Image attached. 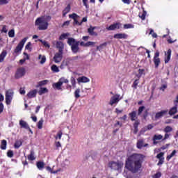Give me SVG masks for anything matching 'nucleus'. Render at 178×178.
<instances>
[{"label": "nucleus", "mask_w": 178, "mask_h": 178, "mask_svg": "<svg viewBox=\"0 0 178 178\" xmlns=\"http://www.w3.org/2000/svg\"><path fill=\"white\" fill-rule=\"evenodd\" d=\"M144 159H145V155L143 154L134 153L127 156L125 160V169L131 173H138L143 168Z\"/></svg>", "instance_id": "1"}, {"label": "nucleus", "mask_w": 178, "mask_h": 178, "mask_svg": "<svg viewBox=\"0 0 178 178\" xmlns=\"http://www.w3.org/2000/svg\"><path fill=\"white\" fill-rule=\"evenodd\" d=\"M52 17L50 15L41 16L36 19L35 25L38 26V29L40 31L47 30Z\"/></svg>", "instance_id": "2"}, {"label": "nucleus", "mask_w": 178, "mask_h": 178, "mask_svg": "<svg viewBox=\"0 0 178 178\" xmlns=\"http://www.w3.org/2000/svg\"><path fill=\"white\" fill-rule=\"evenodd\" d=\"M69 17L70 19H74V26H81V24H83V23H86L87 22V17H85L82 19V20L81 21V22H79V20H77V19H79V17H80V16H79L77 14L73 13L72 14H70L69 15Z\"/></svg>", "instance_id": "3"}, {"label": "nucleus", "mask_w": 178, "mask_h": 178, "mask_svg": "<svg viewBox=\"0 0 178 178\" xmlns=\"http://www.w3.org/2000/svg\"><path fill=\"white\" fill-rule=\"evenodd\" d=\"M124 163L122 161H110L108 163V168L113 169V170H120L123 167Z\"/></svg>", "instance_id": "4"}, {"label": "nucleus", "mask_w": 178, "mask_h": 178, "mask_svg": "<svg viewBox=\"0 0 178 178\" xmlns=\"http://www.w3.org/2000/svg\"><path fill=\"white\" fill-rule=\"evenodd\" d=\"M28 38H24L19 42V44L14 50V54H16L17 55V54L22 52V49H23V47H24V44H26V41H27Z\"/></svg>", "instance_id": "5"}, {"label": "nucleus", "mask_w": 178, "mask_h": 178, "mask_svg": "<svg viewBox=\"0 0 178 178\" xmlns=\"http://www.w3.org/2000/svg\"><path fill=\"white\" fill-rule=\"evenodd\" d=\"M153 62L154 64L155 69H158L159 67V65H161V58H159V51H156L154 54L153 58Z\"/></svg>", "instance_id": "6"}, {"label": "nucleus", "mask_w": 178, "mask_h": 178, "mask_svg": "<svg viewBox=\"0 0 178 178\" xmlns=\"http://www.w3.org/2000/svg\"><path fill=\"white\" fill-rule=\"evenodd\" d=\"M26 74V69L24 67H19L17 69V71L15 74V79H20Z\"/></svg>", "instance_id": "7"}, {"label": "nucleus", "mask_w": 178, "mask_h": 178, "mask_svg": "<svg viewBox=\"0 0 178 178\" xmlns=\"http://www.w3.org/2000/svg\"><path fill=\"white\" fill-rule=\"evenodd\" d=\"M13 98V92L8 90L6 92V105H10L12 99Z\"/></svg>", "instance_id": "8"}, {"label": "nucleus", "mask_w": 178, "mask_h": 178, "mask_svg": "<svg viewBox=\"0 0 178 178\" xmlns=\"http://www.w3.org/2000/svg\"><path fill=\"white\" fill-rule=\"evenodd\" d=\"M63 58V51H58L55 54L54 56V60L55 63H60V62H62Z\"/></svg>", "instance_id": "9"}, {"label": "nucleus", "mask_w": 178, "mask_h": 178, "mask_svg": "<svg viewBox=\"0 0 178 178\" xmlns=\"http://www.w3.org/2000/svg\"><path fill=\"white\" fill-rule=\"evenodd\" d=\"M120 27H122V24L120 22H117L110 25L108 27L106 28V30H108V31H112L113 30H116V29L119 30Z\"/></svg>", "instance_id": "10"}, {"label": "nucleus", "mask_w": 178, "mask_h": 178, "mask_svg": "<svg viewBox=\"0 0 178 178\" xmlns=\"http://www.w3.org/2000/svg\"><path fill=\"white\" fill-rule=\"evenodd\" d=\"M165 153L161 152L156 156V158L159 161L157 163L158 166H160V165H163V162H165V157H163Z\"/></svg>", "instance_id": "11"}, {"label": "nucleus", "mask_w": 178, "mask_h": 178, "mask_svg": "<svg viewBox=\"0 0 178 178\" xmlns=\"http://www.w3.org/2000/svg\"><path fill=\"white\" fill-rule=\"evenodd\" d=\"M120 95H113L110 100V105H113L115 104H118L120 101Z\"/></svg>", "instance_id": "12"}, {"label": "nucleus", "mask_w": 178, "mask_h": 178, "mask_svg": "<svg viewBox=\"0 0 178 178\" xmlns=\"http://www.w3.org/2000/svg\"><path fill=\"white\" fill-rule=\"evenodd\" d=\"M173 102H174L175 106L170 108L169 112H168L170 116H173V115H176V113H177L178 103L175 102V100Z\"/></svg>", "instance_id": "13"}, {"label": "nucleus", "mask_w": 178, "mask_h": 178, "mask_svg": "<svg viewBox=\"0 0 178 178\" xmlns=\"http://www.w3.org/2000/svg\"><path fill=\"white\" fill-rule=\"evenodd\" d=\"M19 126L22 129H26V130H29L31 133H33V131H31V129H30V126L26 121L23 120H19Z\"/></svg>", "instance_id": "14"}, {"label": "nucleus", "mask_w": 178, "mask_h": 178, "mask_svg": "<svg viewBox=\"0 0 178 178\" xmlns=\"http://www.w3.org/2000/svg\"><path fill=\"white\" fill-rule=\"evenodd\" d=\"M113 37L117 40H127V38H129V35L127 33H117L115 34Z\"/></svg>", "instance_id": "15"}, {"label": "nucleus", "mask_w": 178, "mask_h": 178, "mask_svg": "<svg viewBox=\"0 0 178 178\" xmlns=\"http://www.w3.org/2000/svg\"><path fill=\"white\" fill-rule=\"evenodd\" d=\"M171 56H172V49H169L167 51V52L165 53V58H164L165 63H169Z\"/></svg>", "instance_id": "16"}, {"label": "nucleus", "mask_w": 178, "mask_h": 178, "mask_svg": "<svg viewBox=\"0 0 178 178\" xmlns=\"http://www.w3.org/2000/svg\"><path fill=\"white\" fill-rule=\"evenodd\" d=\"M148 143L144 144V139H140L137 141L136 147L138 149H141L143 147H148Z\"/></svg>", "instance_id": "17"}, {"label": "nucleus", "mask_w": 178, "mask_h": 178, "mask_svg": "<svg viewBox=\"0 0 178 178\" xmlns=\"http://www.w3.org/2000/svg\"><path fill=\"white\" fill-rule=\"evenodd\" d=\"M129 116L131 120V122H136V120H138V117L137 116V111H134L129 113Z\"/></svg>", "instance_id": "18"}, {"label": "nucleus", "mask_w": 178, "mask_h": 178, "mask_svg": "<svg viewBox=\"0 0 178 178\" xmlns=\"http://www.w3.org/2000/svg\"><path fill=\"white\" fill-rule=\"evenodd\" d=\"M79 44H80V42H76L75 44L71 46V49L73 54H77V52L80 51V48L79 47Z\"/></svg>", "instance_id": "19"}, {"label": "nucleus", "mask_w": 178, "mask_h": 178, "mask_svg": "<svg viewBox=\"0 0 178 178\" xmlns=\"http://www.w3.org/2000/svg\"><path fill=\"white\" fill-rule=\"evenodd\" d=\"M26 97L29 98V99H31V98H35V97H37V90L34 89L33 90L29 91L27 93Z\"/></svg>", "instance_id": "20"}, {"label": "nucleus", "mask_w": 178, "mask_h": 178, "mask_svg": "<svg viewBox=\"0 0 178 178\" xmlns=\"http://www.w3.org/2000/svg\"><path fill=\"white\" fill-rule=\"evenodd\" d=\"M163 138V136L161 135V134H159V135H156L155 134L154 136H153V144L156 145L158 144V140H162Z\"/></svg>", "instance_id": "21"}, {"label": "nucleus", "mask_w": 178, "mask_h": 178, "mask_svg": "<svg viewBox=\"0 0 178 178\" xmlns=\"http://www.w3.org/2000/svg\"><path fill=\"white\" fill-rule=\"evenodd\" d=\"M168 113V110H163L160 112H158L155 115L156 119H161V118H163L164 115H166Z\"/></svg>", "instance_id": "22"}, {"label": "nucleus", "mask_w": 178, "mask_h": 178, "mask_svg": "<svg viewBox=\"0 0 178 178\" xmlns=\"http://www.w3.org/2000/svg\"><path fill=\"white\" fill-rule=\"evenodd\" d=\"M62 86L63 85L59 79L58 82L53 83L52 87L56 88V90H62Z\"/></svg>", "instance_id": "23"}, {"label": "nucleus", "mask_w": 178, "mask_h": 178, "mask_svg": "<svg viewBox=\"0 0 178 178\" xmlns=\"http://www.w3.org/2000/svg\"><path fill=\"white\" fill-rule=\"evenodd\" d=\"M78 83H90V79L87 76H81L77 79Z\"/></svg>", "instance_id": "24"}, {"label": "nucleus", "mask_w": 178, "mask_h": 178, "mask_svg": "<svg viewBox=\"0 0 178 178\" xmlns=\"http://www.w3.org/2000/svg\"><path fill=\"white\" fill-rule=\"evenodd\" d=\"M138 126H140V120H136L134 123V134L138 133Z\"/></svg>", "instance_id": "25"}, {"label": "nucleus", "mask_w": 178, "mask_h": 178, "mask_svg": "<svg viewBox=\"0 0 178 178\" xmlns=\"http://www.w3.org/2000/svg\"><path fill=\"white\" fill-rule=\"evenodd\" d=\"M36 166L39 170H42L45 168V163L44 161H37Z\"/></svg>", "instance_id": "26"}, {"label": "nucleus", "mask_w": 178, "mask_h": 178, "mask_svg": "<svg viewBox=\"0 0 178 178\" xmlns=\"http://www.w3.org/2000/svg\"><path fill=\"white\" fill-rule=\"evenodd\" d=\"M22 145H23L22 140H17L14 144V148H15V149H19Z\"/></svg>", "instance_id": "27"}, {"label": "nucleus", "mask_w": 178, "mask_h": 178, "mask_svg": "<svg viewBox=\"0 0 178 178\" xmlns=\"http://www.w3.org/2000/svg\"><path fill=\"white\" fill-rule=\"evenodd\" d=\"M95 27L90 26V28L88 29V33H89L90 35H98V33L95 32Z\"/></svg>", "instance_id": "28"}, {"label": "nucleus", "mask_w": 178, "mask_h": 178, "mask_svg": "<svg viewBox=\"0 0 178 178\" xmlns=\"http://www.w3.org/2000/svg\"><path fill=\"white\" fill-rule=\"evenodd\" d=\"M56 48L58 49V51L63 52V48H64L63 42H57L56 44Z\"/></svg>", "instance_id": "29"}, {"label": "nucleus", "mask_w": 178, "mask_h": 178, "mask_svg": "<svg viewBox=\"0 0 178 178\" xmlns=\"http://www.w3.org/2000/svg\"><path fill=\"white\" fill-rule=\"evenodd\" d=\"M6 55H8V51L6 50H3V51L0 54V63L5 60V58H6Z\"/></svg>", "instance_id": "30"}, {"label": "nucleus", "mask_w": 178, "mask_h": 178, "mask_svg": "<svg viewBox=\"0 0 178 178\" xmlns=\"http://www.w3.org/2000/svg\"><path fill=\"white\" fill-rule=\"evenodd\" d=\"M70 4H67V6L65 8V9L63 10V17H65L69 12H70Z\"/></svg>", "instance_id": "31"}, {"label": "nucleus", "mask_w": 178, "mask_h": 178, "mask_svg": "<svg viewBox=\"0 0 178 178\" xmlns=\"http://www.w3.org/2000/svg\"><path fill=\"white\" fill-rule=\"evenodd\" d=\"M24 55H25L26 58H24L23 59L19 60L20 65H23V63H24L26 60H29V59H30V56L27 53L24 52Z\"/></svg>", "instance_id": "32"}, {"label": "nucleus", "mask_w": 178, "mask_h": 178, "mask_svg": "<svg viewBox=\"0 0 178 178\" xmlns=\"http://www.w3.org/2000/svg\"><path fill=\"white\" fill-rule=\"evenodd\" d=\"M76 42H79V41H76V40H74V38H68L67 44L70 47H72V45H74V44H76Z\"/></svg>", "instance_id": "33"}, {"label": "nucleus", "mask_w": 178, "mask_h": 178, "mask_svg": "<svg viewBox=\"0 0 178 178\" xmlns=\"http://www.w3.org/2000/svg\"><path fill=\"white\" fill-rule=\"evenodd\" d=\"M29 161H35V156H34V150H31L30 154L28 155Z\"/></svg>", "instance_id": "34"}, {"label": "nucleus", "mask_w": 178, "mask_h": 178, "mask_svg": "<svg viewBox=\"0 0 178 178\" xmlns=\"http://www.w3.org/2000/svg\"><path fill=\"white\" fill-rule=\"evenodd\" d=\"M6 145H8L6 140H2L0 146L1 149H6Z\"/></svg>", "instance_id": "35"}, {"label": "nucleus", "mask_w": 178, "mask_h": 178, "mask_svg": "<svg viewBox=\"0 0 178 178\" xmlns=\"http://www.w3.org/2000/svg\"><path fill=\"white\" fill-rule=\"evenodd\" d=\"M177 152L176 150H173L170 154L167 156L166 161H168V162H169L170 161V159H172V158H173V156L176 155Z\"/></svg>", "instance_id": "36"}, {"label": "nucleus", "mask_w": 178, "mask_h": 178, "mask_svg": "<svg viewBox=\"0 0 178 178\" xmlns=\"http://www.w3.org/2000/svg\"><path fill=\"white\" fill-rule=\"evenodd\" d=\"M138 16L141 19V20H145V17L147 16V11L143 10L142 13H139Z\"/></svg>", "instance_id": "37"}, {"label": "nucleus", "mask_w": 178, "mask_h": 178, "mask_svg": "<svg viewBox=\"0 0 178 178\" xmlns=\"http://www.w3.org/2000/svg\"><path fill=\"white\" fill-rule=\"evenodd\" d=\"M38 59H41V60H40L41 65H44V63H45V62H47V58L45 57V56H42L41 54H40L38 56Z\"/></svg>", "instance_id": "38"}, {"label": "nucleus", "mask_w": 178, "mask_h": 178, "mask_svg": "<svg viewBox=\"0 0 178 178\" xmlns=\"http://www.w3.org/2000/svg\"><path fill=\"white\" fill-rule=\"evenodd\" d=\"M138 74H136V77H138V79H140L141 78V76H143V74H145V69H139L138 70Z\"/></svg>", "instance_id": "39"}, {"label": "nucleus", "mask_w": 178, "mask_h": 178, "mask_svg": "<svg viewBox=\"0 0 178 178\" xmlns=\"http://www.w3.org/2000/svg\"><path fill=\"white\" fill-rule=\"evenodd\" d=\"M164 133H170L173 131V128L170 126H167L163 129Z\"/></svg>", "instance_id": "40"}, {"label": "nucleus", "mask_w": 178, "mask_h": 178, "mask_svg": "<svg viewBox=\"0 0 178 178\" xmlns=\"http://www.w3.org/2000/svg\"><path fill=\"white\" fill-rule=\"evenodd\" d=\"M108 45V42H105L103 44H101L100 45L97 47V51H101V49H104V47H106Z\"/></svg>", "instance_id": "41"}, {"label": "nucleus", "mask_w": 178, "mask_h": 178, "mask_svg": "<svg viewBox=\"0 0 178 178\" xmlns=\"http://www.w3.org/2000/svg\"><path fill=\"white\" fill-rule=\"evenodd\" d=\"M40 42H41V44H42V45H44V47H45L46 48H50L51 45H49V43H48V42L45 41V40H42L41 39L39 40Z\"/></svg>", "instance_id": "42"}, {"label": "nucleus", "mask_w": 178, "mask_h": 178, "mask_svg": "<svg viewBox=\"0 0 178 178\" xmlns=\"http://www.w3.org/2000/svg\"><path fill=\"white\" fill-rule=\"evenodd\" d=\"M48 92V89L47 88H42L38 92L39 95H42V94H45Z\"/></svg>", "instance_id": "43"}, {"label": "nucleus", "mask_w": 178, "mask_h": 178, "mask_svg": "<svg viewBox=\"0 0 178 178\" xmlns=\"http://www.w3.org/2000/svg\"><path fill=\"white\" fill-rule=\"evenodd\" d=\"M144 109H145V106H141L138 108V116H141V113H143V112H144Z\"/></svg>", "instance_id": "44"}, {"label": "nucleus", "mask_w": 178, "mask_h": 178, "mask_svg": "<svg viewBox=\"0 0 178 178\" xmlns=\"http://www.w3.org/2000/svg\"><path fill=\"white\" fill-rule=\"evenodd\" d=\"M51 70L54 73H59V68L58 67V66H56V65H53L51 66Z\"/></svg>", "instance_id": "45"}, {"label": "nucleus", "mask_w": 178, "mask_h": 178, "mask_svg": "<svg viewBox=\"0 0 178 178\" xmlns=\"http://www.w3.org/2000/svg\"><path fill=\"white\" fill-rule=\"evenodd\" d=\"M124 29L125 30H127L129 29H134V25H133L131 24H124Z\"/></svg>", "instance_id": "46"}, {"label": "nucleus", "mask_w": 178, "mask_h": 178, "mask_svg": "<svg viewBox=\"0 0 178 178\" xmlns=\"http://www.w3.org/2000/svg\"><path fill=\"white\" fill-rule=\"evenodd\" d=\"M42 124H44V120L41 118L40 120L38 122V129H42Z\"/></svg>", "instance_id": "47"}, {"label": "nucleus", "mask_w": 178, "mask_h": 178, "mask_svg": "<svg viewBox=\"0 0 178 178\" xmlns=\"http://www.w3.org/2000/svg\"><path fill=\"white\" fill-rule=\"evenodd\" d=\"M25 49H27L29 51V52H31L33 49L31 48V42H29L25 46Z\"/></svg>", "instance_id": "48"}, {"label": "nucleus", "mask_w": 178, "mask_h": 178, "mask_svg": "<svg viewBox=\"0 0 178 178\" xmlns=\"http://www.w3.org/2000/svg\"><path fill=\"white\" fill-rule=\"evenodd\" d=\"M140 83L139 79H136L134 81V83L132 85V87L134 88V90H137V86H138V83Z\"/></svg>", "instance_id": "49"}, {"label": "nucleus", "mask_w": 178, "mask_h": 178, "mask_svg": "<svg viewBox=\"0 0 178 178\" xmlns=\"http://www.w3.org/2000/svg\"><path fill=\"white\" fill-rule=\"evenodd\" d=\"M74 97L77 99L80 98V89H76L74 92Z\"/></svg>", "instance_id": "50"}, {"label": "nucleus", "mask_w": 178, "mask_h": 178, "mask_svg": "<svg viewBox=\"0 0 178 178\" xmlns=\"http://www.w3.org/2000/svg\"><path fill=\"white\" fill-rule=\"evenodd\" d=\"M48 83V80H43L38 83V86L42 87V86H45Z\"/></svg>", "instance_id": "51"}, {"label": "nucleus", "mask_w": 178, "mask_h": 178, "mask_svg": "<svg viewBox=\"0 0 178 178\" xmlns=\"http://www.w3.org/2000/svg\"><path fill=\"white\" fill-rule=\"evenodd\" d=\"M8 37L13 38L15 37V29H11L8 32Z\"/></svg>", "instance_id": "52"}, {"label": "nucleus", "mask_w": 178, "mask_h": 178, "mask_svg": "<svg viewBox=\"0 0 178 178\" xmlns=\"http://www.w3.org/2000/svg\"><path fill=\"white\" fill-rule=\"evenodd\" d=\"M94 45H95V42L88 41L86 43V47H94Z\"/></svg>", "instance_id": "53"}, {"label": "nucleus", "mask_w": 178, "mask_h": 178, "mask_svg": "<svg viewBox=\"0 0 178 178\" xmlns=\"http://www.w3.org/2000/svg\"><path fill=\"white\" fill-rule=\"evenodd\" d=\"M63 135V133L62 132V131H59L57 134V136H56V140H61L62 138V136Z\"/></svg>", "instance_id": "54"}, {"label": "nucleus", "mask_w": 178, "mask_h": 178, "mask_svg": "<svg viewBox=\"0 0 178 178\" xmlns=\"http://www.w3.org/2000/svg\"><path fill=\"white\" fill-rule=\"evenodd\" d=\"M60 81L62 83V84L65 83L67 84L69 83V80L65 79V77H61L59 79Z\"/></svg>", "instance_id": "55"}, {"label": "nucleus", "mask_w": 178, "mask_h": 178, "mask_svg": "<svg viewBox=\"0 0 178 178\" xmlns=\"http://www.w3.org/2000/svg\"><path fill=\"white\" fill-rule=\"evenodd\" d=\"M70 82H71V84L72 86V87H76V79H74V77L72 76L70 78Z\"/></svg>", "instance_id": "56"}, {"label": "nucleus", "mask_w": 178, "mask_h": 178, "mask_svg": "<svg viewBox=\"0 0 178 178\" xmlns=\"http://www.w3.org/2000/svg\"><path fill=\"white\" fill-rule=\"evenodd\" d=\"M69 35V33H63L59 37V40H65L67 38V36Z\"/></svg>", "instance_id": "57"}, {"label": "nucleus", "mask_w": 178, "mask_h": 178, "mask_svg": "<svg viewBox=\"0 0 178 178\" xmlns=\"http://www.w3.org/2000/svg\"><path fill=\"white\" fill-rule=\"evenodd\" d=\"M83 6L86 8V9H89L90 6L88 5V0H82Z\"/></svg>", "instance_id": "58"}, {"label": "nucleus", "mask_w": 178, "mask_h": 178, "mask_svg": "<svg viewBox=\"0 0 178 178\" xmlns=\"http://www.w3.org/2000/svg\"><path fill=\"white\" fill-rule=\"evenodd\" d=\"M7 156H8V158H13V151L8 150L7 152Z\"/></svg>", "instance_id": "59"}, {"label": "nucleus", "mask_w": 178, "mask_h": 178, "mask_svg": "<svg viewBox=\"0 0 178 178\" xmlns=\"http://www.w3.org/2000/svg\"><path fill=\"white\" fill-rule=\"evenodd\" d=\"M9 3V0H0V6L1 5H6Z\"/></svg>", "instance_id": "60"}, {"label": "nucleus", "mask_w": 178, "mask_h": 178, "mask_svg": "<svg viewBox=\"0 0 178 178\" xmlns=\"http://www.w3.org/2000/svg\"><path fill=\"white\" fill-rule=\"evenodd\" d=\"M162 176V173L157 172L154 176L153 178H160Z\"/></svg>", "instance_id": "61"}, {"label": "nucleus", "mask_w": 178, "mask_h": 178, "mask_svg": "<svg viewBox=\"0 0 178 178\" xmlns=\"http://www.w3.org/2000/svg\"><path fill=\"white\" fill-rule=\"evenodd\" d=\"M143 119H147L148 118V111H145L143 115Z\"/></svg>", "instance_id": "62"}, {"label": "nucleus", "mask_w": 178, "mask_h": 178, "mask_svg": "<svg viewBox=\"0 0 178 178\" xmlns=\"http://www.w3.org/2000/svg\"><path fill=\"white\" fill-rule=\"evenodd\" d=\"M19 93L21 94V95H24V94H26V90L24 88H20L19 89Z\"/></svg>", "instance_id": "63"}, {"label": "nucleus", "mask_w": 178, "mask_h": 178, "mask_svg": "<svg viewBox=\"0 0 178 178\" xmlns=\"http://www.w3.org/2000/svg\"><path fill=\"white\" fill-rule=\"evenodd\" d=\"M2 33H8V29H6V25H4L1 30Z\"/></svg>", "instance_id": "64"}]
</instances>
